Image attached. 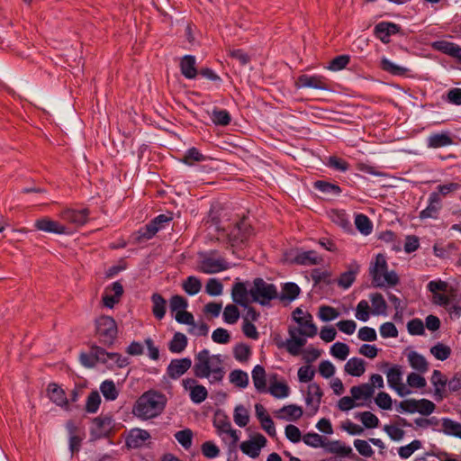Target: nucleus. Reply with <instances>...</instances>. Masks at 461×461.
<instances>
[{
	"label": "nucleus",
	"mask_w": 461,
	"mask_h": 461,
	"mask_svg": "<svg viewBox=\"0 0 461 461\" xmlns=\"http://www.w3.org/2000/svg\"><path fill=\"white\" fill-rule=\"evenodd\" d=\"M193 371L195 377L207 379L212 384L221 383L225 375L221 356L211 354L208 349L195 354Z\"/></svg>",
	"instance_id": "f257e3e1"
},
{
	"label": "nucleus",
	"mask_w": 461,
	"mask_h": 461,
	"mask_svg": "<svg viewBox=\"0 0 461 461\" xmlns=\"http://www.w3.org/2000/svg\"><path fill=\"white\" fill-rule=\"evenodd\" d=\"M166 405L163 394L148 391L139 397L132 407V414L141 420H149L159 415Z\"/></svg>",
	"instance_id": "f03ea898"
},
{
	"label": "nucleus",
	"mask_w": 461,
	"mask_h": 461,
	"mask_svg": "<svg viewBox=\"0 0 461 461\" xmlns=\"http://www.w3.org/2000/svg\"><path fill=\"white\" fill-rule=\"evenodd\" d=\"M369 274L373 285L377 287L393 286L399 281L397 274L388 270L386 259L382 254H377L371 261Z\"/></svg>",
	"instance_id": "7ed1b4c3"
},
{
	"label": "nucleus",
	"mask_w": 461,
	"mask_h": 461,
	"mask_svg": "<svg viewBox=\"0 0 461 461\" xmlns=\"http://www.w3.org/2000/svg\"><path fill=\"white\" fill-rule=\"evenodd\" d=\"M250 294L253 302L265 305L272 299L276 298L277 289L273 284L257 278L250 287Z\"/></svg>",
	"instance_id": "20e7f679"
},
{
	"label": "nucleus",
	"mask_w": 461,
	"mask_h": 461,
	"mask_svg": "<svg viewBox=\"0 0 461 461\" xmlns=\"http://www.w3.org/2000/svg\"><path fill=\"white\" fill-rule=\"evenodd\" d=\"M213 425L217 430L218 436L222 441L230 447H234L240 440V432L234 429L227 417L216 415Z\"/></svg>",
	"instance_id": "39448f33"
},
{
	"label": "nucleus",
	"mask_w": 461,
	"mask_h": 461,
	"mask_svg": "<svg viewBox=\"0 0 461 461\" xmlns=\"http://www.w3.org/2000/svg\"><path fill=\"white\" fill-rule=\"evenodd\" d=\"M115 420L112 415H99L92 420L91 436L95 439L109 437L115 429Z\"/></svg>",
	"instance_id": "423d86ee"
},
{
	"label": "nucleus",
	"mask_w": 461,
	"mask_h": 461,
	"mask_svg": "<svg viewBox=\"0 0 461 461\" xmlns=\"http://www.w3.org/2000/svg\"><path fill=\"white\" fill-rule=\"evenodd\" d=\"M386 379L388 386L393 389L399 396L404 397L411 394L412 392L402 382V370L400 366H393L390 367L386 373Z\"/></svg>",
	"instance_id": "0eeeda50"
},
{
	"label": "nucleus",
	"mask_w": 461,
	"mask_h": 461,
	"mask_svg": "<svg viewBox=\"0 0 461 461\" xmlns=\"http://www.w3.org/2000/svg\"><path fill=\"white\" fill-rule=\"evenodd\" d=\"M96 332L105 344H112L117 336L115 321L109 316H101L95 322Z\"/></svg>",
	"instance_id": "6e6552de"
},
{
	"label": "nucleus",
	"mask_w": 461,
	"mask_h": 461,
	"mask_svg": "<svg viewBox=\"0 0 461 461\" xmlns=\"http://www.w3.org/2000/svg\"><path fill=\"white\" fill-rule=\"evenodd\" d=\"M230 267V264L221 258H214L212 255H202L197 270L204 274H216L226 270Z\"/></svg>",
	"instance_id": "1a4fd4ad"
},
{
	"label": "nucleus",
	"mask_w": 461,
	"mask_h": 461,
	"mask_svg": "<svg viewBox=\"0 0 461 461\" xmlns=\"http://www.w3.org/2000/svg\"><path fill=\"white\" fill-rule=\"evenodd\" d=\"M93 356L95 357V359L101 363L105 364L108 367H124L128 365V359L117 353H109L106 352L100 347L94 346L92 347Z\"/></svg>",
	"instance_id": "9d476101"
},
{
	"label": "nucleus",
	"mask_w": 461,
	"mask_h": 461,
	"mask_svg": "<svg viewBox=\"0 0 461 461\" xmlns=\"http://www.w3.org/2000/svg\"><path fill=\"white\" fill-rule=\"evenodd\" d=\"M293 318L296 323L300 326V330L304 334V336L312 338L317 332V326L312 321V316L303 312L300 308H296L293 312Z\"/></svg>",
	"instance_id": "9b49d317"
},
{
	"label": "nucleus",
	"mask_w": 461,
	"mask_h": 461,
	"mask_svg": "<svg viewBox=\"0 0 461 461\" xmlns=\"http://www.w3.org/2000/svg\"><path fill=\"white\" fill-rule=\"evenodd\" d=\"M182 385L185 391L189 392L190 400L196 404L204 402L208 396V391L203 384H198L194 378H185L182 380Z\"/></svg>",
	"instance_id": "f8f14e48"
},
{
	"label": "nucleus",
	"mask_w": 461,
	"mask_h": 461,
	"mask_svg": "<svg viewBox=\"0 0 461 461\" xmlns=\"http://www.w3.org/2000/svg\"><path fill=\"white\" fill-rule=\"evenodd\" d=\"M267 438L262 434H256L248 440L243 441L240 447V450L251 458L259 456L261 449L266 446Z\"/></svg>",
	"instance_id": "ddd939ff"
},
{
	"label": "nucleus",
	"mask_w": 461,
	"mask_h": 461,
	"mask_svg": "<svg viewBox=\"0 0 461 461\" xmlns=\"http://www.w3.org/2000/svg\"><path fill=\"white\" fill-rule=\"evenodd\" d=\"M34 226L37 230L59 235H68L72 231L66 225L59 223L48 217H43L36 220Z\"/></svg>",
	"instance_id": "4468645a"
},
{
	"label": "nucleus",
	"mask_w": 461,
	"mask_h": 461,
	"mask_svg": "<svg viewBox=\"0 0 461 461\" xmlns=\"http://www.w3.org/2000/svg\"><path fill=\"white\" fill-rule=\"evenodd\" d=\"M322 395V390L318 384L312 383L308 385L305 402L310 415H314L318 411Z\"/></svg>",
	"instance_id": "2eb2a0df"
},
{
	"label": "nucleus",
	"mask_w": 461,
	"mask_h": 461,
	"mask_svg": "<svg viewBox=\"0 0 461 461\" xmlns=\"http://www.w3.org/2000/svg\"><path fill=\"white\" fill-rule=\"evenodd\" d=\"M192 366V360L189 357L173 359L167 366V375L172 379H177Z\"/></svg>",
	"instance_id": "dca6fc26"
},
{
	"label": "nucleus",
	"mask_w": 461,
	"mask_h": 461,
	"mask_svg": "<svg viewBox=\"0 0 461 461\" xmlns=\"http://www.w3.org/2000/svg\"><path fill=\"white\" fill-rule=\"evenodd\" d=\"M267 392L276 399H285L290 394V387L285 381L278 380L276 375H274L270 377L269 387Z\"/></svg>",
	"instance_id": "f3484780"
},
{
	"label": "nucleus",
	"mask_w": 461,
	"mask_h": 461,
	"mask_svg": "<svg viewBox=\"0 0 461 461\" xmlns=\"http://www.w3.org/2000/svg\"><path fill=\"white\" fill-rule=\"evenodd\" d=\"M297 86L299 88H314L321 90H327L328 85L325 77L321 76H309V75H302L298 77Z\"/></svg>",
	"instance_id": "a211bd4d"
},
{
	"label": "nucleus",
	"mask_w": 461,
	"mask_h": 461,
	"mask_svg": "<svg viewBox=\"0 0 461 461\" xmlns=\"http://www.w3.org/2000/svg\"><path fill=\"white\" fill-rule=\"evenodd\" d=\"M231 298L237 304L248 308L249 303L252 301L250 288L248 289L244 283H236L232 287Z\"/></svg>",
	"instance_id": "6ab92c4d"
},
{
	"label": "nucleus",
	"mask_w": 461,
	"mask_h": 461,
	"mask_svg": "<svg viewBox=\"0 0 461 461\" xmlns=\"http://www.w3.org/2000/svg\"><path fill=\"white\" fill-rule=\"evenodd\" d=\"M399 26L393 23L381 22L375 26L374 33L384 43L389 42V38L399 32Z\"/></svg>",
	"instance_id": "aec40b11"
},
{
	"label": "nucleus",
	"mask_w": 461,
	"mask_h": 461,
	"mask_svg": "<svg viewBox=\"0 0 461 461\" xmlns=\"http://www.w3.org/2000/svg\"><path fill=\"white\" fill-rule=\"evenodd\" d=\"M60 216L76 226H82L88 220V210L86 208L81 210L66 209L61 212Z\"/></svg>",
	"instance_id": "412c9836"
},
{
	"label": "nucleus",
	"mask_w": 461,
	"mask_h": 461,
	"mask_svg": "<svg viewBox=\"0 0 461 461\" xmlns=\"http://www.w3.org/2000/svg\"><path fill=\"white\" fill-rule=\"evenodd\" d=\"M366 364L360 357H351L344 365V372L351 376L360 377L366 372Z\"/></svg>",
	"instance_id": "4be33fe9"
},
{
	"label": "nucleus",
	"mask_w": 461,
	"mask_h": 461,
	"mask_svg": "<svg viewBox=\"0 0 461 461\" xmlns=\"http://www.w3.org/2000/svg\"><path fill=\"white\" fill-rule=\"evenodd\" d=\"M441 208V200L438 193H432L429 197V205L420 212L421 219L436 218Z\"/></svg>",
	"instance_id": "5701e85b"
},
{
	"label": "nucleus",
	"mask_w": 461,
	"mask_h": 461,
	"mask_svg": "<svg viewBox=\"0 0 461 461\" xmlns=\"http://www.w3.org/2000/svg\"><path fill=\"white\" fill-rule=\"evenodd\" d=\"M47 391L49 398L52 402L61 408H68V401L65 395V392L57 384H50Z\"/></svg>",
	"instance_id": "b1692460"
},
{
	"label": "nucleus",
	"mask_w": 461,
	"mask_h": 461,
	"mask_svg": "<svg viewBox=\"0 0 461 461\" xmlns=\"http://www.w3.org/2000/svg\"><path fill=\"white\" fill-rule=\"evenodd\" d=\"M447 381V378L440 371H433L430 382L434 387V397L437 401H441L445 397Z\"/></svg>",
	"instance_id": "393cba45"
},
{
	"label": "nucleus",
	"mask_w": 461,
	"mask_h": 461,
	"mask_svg": "<svg viewBox=\"0 0 461 461\" xmlns=\"http://www.w3.org/2000/svg\"><path fill=\"white\" fill-rule=\"evenodd\" d=\"M150 438L149 433L141 429H132L129 432L126 444L129 447L136 448L142 446Z\"/></svg>",
	"instance_id": "a878e982"
},
{
	"label": "nucleus",
	"mask_w": 461,
	"mask_h": 461,
	"mask_svg": "<svg viewBox=\"0 0 461 461\" xmlns=\"http://www.w3.org/2000/svg\"><path fill=\"white\" fill-rule=\"evenodd\" d=\"M182 75L188 79H194L197 76L196 59L192 55H185L180 61Z\"/></svg>",
	"instance_id": "bb28decb"
},
{
	"label": "nucleus",
	"mask_w": 461,
	"mask_h": 461,
	"mask_svg": "<svg viewBox=\"0 0 461 461\" xmlns=\"http://www.w3.org/2000/svg\"><path fill=\"white\" fill-rule=\"evenodd\" d=\"M350 394L354 397L357 402H362L370 400L374 395V390L366 383L359 385H355L350 388Z\"/></svg>",
	"instance_id": "cd10ccee"
},
{
	"label": "nucleus",
	"mask_w": 461,
	"mask_h": 461,
	"mask_svg": "<svg viewBox=\"0 0 461 461\" xmlns=\"http://www.w3.org/2000/svg\"><path fill=\"white\" fill-rule=\"evenodd\" d=\"M302 407L295 404L285 405L278 411V417L288 421H295L303 416Z\"/></svg>",
	"instance_id": "c85d7f7f"
},
{
	"label": "nucleus",
	"mask_w": 461,
	"mask_h": 461,
	"mask_svg": "<svg viewBox=\"0 0 461 461\" xmlns=\"http://www.w3.org/2000/svg\"><path fill=\"white\" fill-rule=\"evenodd\" d=\"M252 381L256 390L258 392H267V374L265 368L257 365L251 373Z\"/></svg>",
	"instance_id": "c756f323"
},
{
	"label": "nucleus",
	"mask_w": 461,
	"mask_h": 461,
	"mask_svg": "<svg viewBox=\"0 0 461 461\" xmlns=\"http://www.w3.org/2000/svg\"><path fill=\"white\" fill-rule=\"evenodd\" d=\"M442 432L447 436L458 438L461 439V423L449 418L440 420Z\"/></svg>",
	"instance_id": "7c9ffc66"
},
{
	"label": "nucleus",
	"mask_w": 461,
	"mask_h": 461,
	"mask_svg": "<svg viewBox=\"0 0 461 461\" xmlns=\"http://www.w3.org/2000/svg\"><path fill=\"white\" fill-rule=\"evenodd\" d=\"M170 220L171 217L165 214L158 215L146 226V231L143 233V236L146 239L152 238L160 229L163 228V224L168 222Z\"/></svg>",
	"instance_id": "2f4dec72"
},
{
	"label": "nucleus",
	"mask_w": 461,
	"mask_h": 461,
	"mask_svg": "<svg viewBox=\"0 0 461 461\" xmlns=\"http://www.w3.org/2000/svg\"><path fill=\"white\" fill-rule=\"evenodd\" d=\"M111 290L113 292V295L105 294L103 297L104 306L110 309L113 308L119 302L120 297L122 295L123 288L119 282H114L112 285Z\"/></svg>",
	"instance_id": "473e14b6"
},
{
	"label": "nucleus",
	"mask_w": 461,
	"mask_h": 461,
	"mask_svg": "<svg viewBox=\"0 0 461 461\" xmlns=\"http://www.w3.org/2000/svg\"><path fill=\"white\" fill-rule=\"evenodd\" d=\"M295 261L301 265H318L322 262V258L313 250L299 252L295 257Z\"/></svg>",
	"instance_id": "72a5a7b5"
},
{
	"label": "nucleus",
	"mask_w": 461,
	"mask_h": 461,
	"mask_svg": "<svg viewBox=\"0 0 461 461\" xmlns=\"http://www.w3.org/2000/svg\"><path fill=\"white\" fill-rule=\"evenodd\" d=\"M372 304V313L374 315L387 314V305L381 294H372L369 296Z\"/></svg>",
	"instance_id": "f704fd0d"
},
{
	"label": "nucleus",
	"mask_w": 461,
	"mask_h": 461,
	"mask_svg": "<svg viewBox=\"0 0 461 461\" xmlns=\"http://www.w3.org/2000/svg\"><path fill=\"white\" fill-rule=\"evenodd\" d=\"M408 361L411 366L419 372L424 373L429 369L425 357L415 351H411L408 354Z\"/></svg>",
	"instance_id": "c9c22d12"
},
{
	"label": "nucleus",
	"mask_w": 461,
	"mask_h": 461,
	"mask_svg": "<svg viewBox=\"0 0 461 461\" xmlns=\"http://www.w3.org/2000/svg\"><path fill=\"white\" fill-rule=\"evenodd\" d=\"M349 353V346L344 342H335L330 348V354L339 361H345Z\"/></svg>",
	"instance_id": "e433bc0d"
},
{
	"label": "nucleus",
	"mask_w": 461,
	"mask_h": 461,
	"mask_svg": "<svg viewBox=\"0 0 461 461\" xmlns=\"http://www.w3.org/2000/svg\"><path fill=\"white\" fill-rule=\"evenodd\" d=\"M182 287L188 295L194 296L201 291L202 282L198 277L190 276L183 282Z\"/></svg>",
	"instance_id": "4c0bfd02"
},
{
	"label": "nucleus",
	"mask_w": 461,
	"mask_h": 461,
	"mask_svg": "<svg viewBox=\"0 0 461 461\" xmlns=\"http://www.w3.org/2000/svg\"><path fill=\"white\" fill-rule=\"evenodd\" d=\"M230 382L237 387L246 388L249 385V375L240 369H235L229 375Z\"/></svg>",
	"instance_id": "58836bf2"
},
{
	"label": "nucleus",
	"mask_w": 461,
	"mask_h": 461,
	"mask_svg": "<svg viewBox=\"0 0 461 461\" xmlns=\"http://www.w3.org/2000/svg\"><path fill=\"white\" fill-rule=\"evenodd\" d=\"M152 312L154 316L161 320L166 314V300L158 294H154L151 297Z\"/></svg>",
	"instance_id": "ea45409f"
},
{
	"label": "nucleus",
	"mask_w": 461,
	"mask_h": 461,
	"mask_svg": "<svg viewBox=\"0 0 461 461\" xmlns=\"http://www.w3.org/2000/svg\"><path fill=\"white\" fill-rule=\"evenodd\" d=\"M381 68L393 76H403L409 71L407 68L397 65L386 58L381 59Z\"/></svg>",
	"instance_id": "a19ab883"
},
{
	"label": "nucleus",
	"mask_w": 461,
	"mask_h": 461,
	"mask_svg": "<svg viewBox=\"0 0 461 461\" xmlns=\"http://www.w3.org/2000/svg\"><path fill=\"white\" fill-rule=\"evenodd\" d=\"M210 119L216 125L226 126L230 122L231 117L227 110L214 108L210 113Z\"/></svg>",
	"instance_id": "79ce46f5"
},
{
	"label": "nucleus",
	"mask_w": 461,
	"mask_h": 461,
	"mask_svg": "<svg viewBox=\"0 0 461 461\" xmlns=\"http://www.w3.org/2000/svg\"><path fill=\"white\" fill-rule=\"evenodd\" d=\"M187 346V338L181 332L175 333L173 339L169 342L168 348L172 353H181Z\"/></svg>",
	"instance_id": "37998d69"
},
{
	"label": "nucleus",
	"mask_w": 461,
	"mask_h": 461,
	"mask_svg": "<svg viewBox=\"0 0 461 461\" xmlns=\"http://www.w3.org/2000/svg\"><path fill=\"white\" fill-rule=\"evenodd\" d=\"M234 422L240 428L245 427L249 421V412L243 405L239 404L233 412Z\"/></svg>",
	"instance_id": "c03bdc74"
},
{
	"label": "nucleus",
	"mask_w": 461,
	"mask_h": 461,
	"mask_svg": "<svg viewBox=\"0 0 461 461\" xmlns=\"http://www.w3.org/2000/svg\"><path fill=\"white\" fill-rule=\"evenodd\" d=\"M317 315H318L319 319L321 321H322L323 322H329V321H334L337 318H339L340 315V312L337 309H335L331 306L321 305L319 307Z\"/></svg>",
	"instance_id": "a18cd8bd"
},
{
	"label": "nucleus",
	"mask_w": 461,
	"mask_h": 461,
	"mask_svg": "<svg viewBox=\"0 0 461 461\" xmlns=\"http://www.w3.org/2000/svg\"><path fill=\"white\" fill-rule=\"evenodd\" d=\"M356 418H357L366 429H375L379 426L380 421L378 417L371 411L358 412Z\"/></svg>",
	"instance_id": "49530a36"
},
{
	"label": "nucleus",
	"mask_w": 461,
	"mask_h": 461,
	"mask_svg": "<svg viewBox=\"0 0 461 461\" xmlns=\"http://www.w3.org/2000/svg\"><path fill=\"white\" fill-rule=\"evenodd\" d=\"M100 391L108 401H113L118 397L119 392L113 381L105 380L100 385Z\"/></svg>",
	"instance_id": "de8ad7c7"
},
{
	"label": "nucleus",
	"mask_w": 461,
	"mask_h": 461,
	"mask_svg": "<svg viewBox=\"0 0 461 461\" xmlns=\"http://www.w3.org/2000/svg\"><path fill=\"white\" fill-rule=\"evenodd\" d=\"M355 225L357 229L365 236L372 232L373 225L367 216L364 214H357L355 217Z\"/></svg>",
	"instance_id": "09e8293b"
},
{
	"label": "nucleus",
	"mask_w": 461,
	"mask_h": 461,
	"mask_svg": "<svg viewBox=\"0 0 461 461\" xmlns=\"http://www.w3.org/2000/svg\"><path fill=\"white\" fill-rule=\"evenodd\" d=\"M303 441L305 445L314 448L326 447L325 439L315 432H309L303 435Z\"/></svg>",
	"instance_id": "8fccbe9b"
},
{
	"label": "nucleus",
	"mask_w": 461,
	"mask_h": 461,
	"mask_svg": "<svg viewBox=\"0 0 461 461\" xmlns=\"http://www.w3.org/2000/svg\"><path fill=\"white\" fill-rule=\"evenodd\" d=\"M299 293L300 288L296 284L286 283L283 287L280 298L283 301L286 300L288 302H292L298 296Z\"/></svg>",
	"instance_id": "3c124183"
},
{
	"label": "nucleus",
	"mask_w": 461,
	"mask_h": 461,
	"mask_svg": "<svg viewBox=\"0 0 461 461\" xmlns=\"http://www.w3.org/2000/svg\"><path fill=\"white\" fill-rule=\"evenodd\" d=\"M357 270L358 266L356 265L354 268H351L350 270L341 274L338 280L339 285L343 287L344 289H348L355 281Z\"/></svg>",
	"instance_id": "603ef678"
},
{
	"label": "nucleus",
	"mask_w": 461,
	"mask_h": 461,
	"mask_svg": "<svg viewBox=\"0 0 461 461\" xmlns=\"http://www.w3.org/2000/svg\"><path fill=\"white\" fill-rule=\"evenodd\" d=\"M430 353L437 358L438 360L444 361L449 357L451 354V349L448 346L443 343H437L430 348Z\"/></svg>",
	"instance_id": "864d4df0"
},
{
	"label": "nucleus",
	"mask_w": 461,
	"mask_h": 461,
	"mask_svg": "<svg viewBox=\"0 0 461 461\" xmlns=\"http://www.w3.org/2000/svg\"><path fill=\"white\" fill-rule=\"evenodd\" d=\"M222 318L224 322L234 324L240 319V312L234 304H228L223 310Z\"/></svg>",
	"instance_id": "5fc2aeb1"
},
{
	"label": "nucleus",
	"mask_w": 461,
	"mask_h": 461,
	"mask_svg": "<svg viewBox=\"0 0 461 461\" xmlns=\"http://www.w3.org/2000/svg\"><path fill=\"white\" fill-rule=\"evenodd\" d=\"M175 438L185 449H189L191 447L193 441V432L191 429H185L177 431L175 434Z\"/></svg>",
	"instance_id": "6e6d98bb"
},
{
	"label": "nucleus",
	"mask_w": 461,
	"mask_h": 461,
	"mask_svg": "<svg viewBox=\"0 0 461 461\" xmlns=\"http://www.w3.org/2000/svg\"><path fill=\"white\" fill-rule=\"evenodd\" d=\"M247 224L244 221L239 223L230 234V240L233 243L243 242L247 238Z\"/></svg>",
	"instance_id": "4d7b16f0"
},
{
	"label": "nucleus",
	"mask_w": 461,
	"mask_h": 461,
	"mask_svg": "<svg viewBox=\"0 0 461 461\" xmlns=\"http://www.w3.org/2000/svg\"><path fill=\"white\" fill-rule=\"evenodd\" d=\"M418 408V400L417 399H406L402 402H400L396 407L397 411L399 412H405L413 414L417 412Z\"/></svg>",
	"instance_id": "13d9d810"
},
{
	"label": "nucleus",
	"mask_w": 461,
	"mask_h": 461,
	"mask_svg": "<svg viewBox=\"0 0 461 461\" xmlns=\"http://www.w3.org/2000/svg\"><path fill=\"white\" fill-rule=\"evenodd\" d=\"M427 385L426 379L418 373H410L407 376L408 388L422 389Z\"/></svg>",
	"instance_id": "bf43d9fd"
},
{
	"label": "nucleus",
	"mask_w": 461,
	"mask_h": 461,
	"mask_svg": "<svg viewBox=\"0 0 461 461\" xmlns=\"http://www.w3.org/2000/svg\"><path fill=\"white\" fill-rule=\"evenodd\" d=\"M188 306L187 300L181 295H174L170 298L169 308L176 314L179 312L186 310Z\"/></svg>",
	"instance_id": "052dcab7"
},
{
	"label": "nucleus",
	"mask_w": 461,
	"mask_h": 461,
	"mask_svg": "<svg viewBox=\"0 0 461 461\" xmlns=\"http://www.w3.org/2000/svg\"><path fill=\"white\" fill-rule=\"evenodd\" d=\"M369 309L368 303L366 300H361L356 307L355 317L363 322L367 321L370 318Z\"/></svg>",
	"instance_id": "680f3d73"
},
{
	"label": "nucleus",
	"mask_w": 461,
	"mask_h": 461,
	"mask_svg": "<svg viewBox=\"0 0 461 461\" xmlns=\"http://www.w3.org/2000/svg\"><path fill=\"white\" fill-rule=\"evenodd\" d=\"M421 447V442L420 440H413L410 444L400 447L398 449V455L406 459L410 457L416 450Z\"/></svg>",
	"instance_id": "e2e57ef3"
},
{
	"label": "nucleus",
	"mask_w": 461,
	"mask_h": 461,
	"mask_svg": "<svg viewBox=\"0 0 461 461\" xmlns=\"http://www.w3.org/2000/svg\"><path fill=\"white\" fill-rule=\"evenodd\" d=\"M223 285L216 278H210L205 285V292L211 296H219L222 294Z\"/></svg>",
	"instance_id": "0e129e2a"
},
{
	"label": "nucleus",
	"mask_w": 461,
	"mask_h": 461,
	"mask_svg": "<svg viewBox=\"0 0 461 461\" xmlns=\"http://www.w3.org/2000/svg\"><path fill=\"white\" fill-rule=\"evenodd\" d=\"M101 397L98 392H92L86 400V411L89 413H95L100 406Z\"/></svg>",
	"instance_id": "69168bd1"
},
{
	"label": "nucleus",
	"mask_w": 461,
	"mask_h": 461,
	"mask_svg": "<svg viewBox=\"0 0 461 461\" xmlns=\"http://www.w3.org/2000/svg\"><path fill=\"white\" fill-rule=\"evenodd\" d=\"M375 404L382 410H391L393 406L392 397L385 392H380L375 398Z\"/></svg>",
	"instance_id": "338daca9"
},
{
	"label": "nucleus",
	"mask_w": 461,
	"mask_h": 461,
	"mask_svg": "<svg viewBox=\"0 0 461 461\" xmlns=\"http://www.w3.org/2000/svg\"><path fill=\"white\" fill-rule=\"evenodd\" d=\"M318 371L323 378L329 379L335 375L336 367L330 360H322L319 364Z\"/></svg>",
	"instance_id": "774afa93"
}]
</instances>
